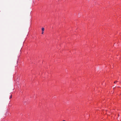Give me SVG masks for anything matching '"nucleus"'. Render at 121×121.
<instances>
[{"mask_svg": "<svg viewBox=\"0 0 121 121\" xmlns=\"http://www.w3.org/2000/svg\"><path fill=\"white\" fill-rule=\"evenodd\" d=\"M12 98V95H11V96H10V99Z\"/></svg>", "mask_w": 121, "mask_h": 121, "instance_id": "nucleus-3", "label": "nucleus"}, {"mask_svg": "<svg viewBox=\"0 0 121 121\" xmlns=\"http://www.w3.org/2000/svg\"><path fill=\"white\" fill-rule=\"evenodd\" d=\"M63 121H65V120H63Z\"/></svg>", "mask_w": 121, "mask_h": 121, "instance_id": "nucleus-5", "label": "nucleus"}, {"mask_svg": "<svg viewBox=\"0 0 121 121\" xmlns=\"http://www.w3.org/2000/svg\"><path fill=\"white\" fill-rule=\"evenodd\" d=\"M44 28L43 27L42 28V30L43 32L44 31Z\"/></svg>", "mask_w": 121, "mask_h": 121, "instance_id": "nucleus-1", "label": "nucleus"}, {"mask_svg": "<svg viewBox=\"0 0 121 121\" xmlns=\"http://www.w3.org/2000/svg\"><path fill=\"white\" fill-rule=\"evenodd\" d=\"M118 82V81H115V82H114V83H117V82Z\"/></svg>", "mask_w": 121, "mask_h": 121, "instance_id": "nucleus-2", "label": "nucleus"}, {"mask_svg": "<svg viewBox=\"0 0 121 121\" xmlns=\"http://www.w3.org/2000/svg\"><path fill=\"white\" fill-rule=\"evenodd\" d=\"M43 32L42 31V34H43Z\"/></svg>", "mask_w": 121, "mask_h": 121, "instance_id": "nucleus-4", "label": "nucleus"}, {"mask_svg": "<svg viewBox=\"0 0 121 121\" xmlns=\"http://www.w3.org/2000/svg\"><path fill=\"white\" fill-rule=\"evenodd\" d=\"M118 116H119V115H118Z\"/></svg>", "mask_w": 121, "mask_h": 121, "instance_id": "nucleus-6", "label": "nucleus"}, {"mask_svg": "<svg viewBox=\"0 0 121 121\" xmlns=\"http://www.w3.org/2000/svg\"><path fill=\"white\" fill-rule=\"evenodd\" d=\"M120 83H121V82H120Z\"/></svg>", "mask_w": 121, "mask_h": 121, "instance_id": "nucleus-7", "label": "nucleus"}]
</instances>
